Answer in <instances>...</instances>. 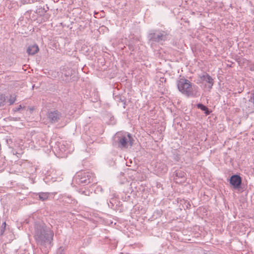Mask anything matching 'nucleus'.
I'll return each instance as SVG.
<instances>
[{
    "instance_id": "11",
    "label": "nucleus",
    "mask_w": 254,
    "mask_h": 254,
    "mask_svg": "<svg viewBox=\"0 0 254 254\" xmlns=\"http://www.w3.org/2000/svg\"><path fill=\"white\" fill-rule=\"evenodd\" d=\"M35 238L37 241H38L40 239V237L37 234L35 236Z\"/></svg>"
},
{
    "instance_id": "15",
    "label": "nucleus",
    "mask_w": 254,
    "mask_h": 254,
    "mask_svg": "<svg viewBox=\"0 0 254 254\" xmlns=\"http://www.w3.org/2000/svg\"><path fill=\"white\" fill-rule=\"evenodd\" d=\"M3 226H4V227H5V226H6V223H5V222H4V223H3Z\"/></svg>"
},
{
    "instance_id": "8",
    "label": "nucleus",
    "mask_w": 254,
    "mask_h": 254,
    "mask_svg": "<svg viewBox=\"0 0 254 254\" xmlns=\"http://www.w3.org/2000/svg\"><path fill=\"white\" fill-rule=\"evenodd\" d=\"M186 173L182 171H178L176 173V176L183 178L184 181H186Z\"/></svg>"
},
{
    "instance_id": "2",
    "label": "nucleus",
    "mask_w": 254,
    "mask_h": 254,
    "mask_svg": "<svg viewBox=\"0 0 254 254\" xmlns=\"http://www.w3.org/2000/svg\"><path fill=\"white\" fill-rule=\"evenodd\" d=\"M119 146L121 148H126L128 144L132 146L133 144V139L131 135L128 133L127 136H122L119 141Z\"/></svg>"
},
{
    "instance_id": "13",
    "label": "nucleus",
    "mask_w": 254,
    "mask_h": 254,
    "mask_svg": "<svg viewBox=\"0 0 254 254\" xmlns=\"http://www.w3.org/2000/svg\"><path fill=\"white\" fill-rule=\"evenodd\" d=\"M22 108L21 105H19V108H18L17 110H19L20 109Z\"/></svg>"
},
{
    "instance_id": "9",
    "label": "nucleus",
    "mask_w": 254,
    "mask_h": 254,
    "mask_svg": "<svg viewBox=\"0 0 254 254\" xmlns=\"http://www.w3.org/2000/svg\"><path fill=\"white\" fill-rule=\"evenodd\" d=\"M39 198L43 201L46 200L48 198V195L47 193H41L39 194Z\"/></svg>"
},
{
    "instance_id": "10",
    "label": "nucleus",
    "mask_w": 254,
    "mask_h": 254,
    "mask_svg": "<svg viewBox=\"0 0 254 254\" xmlns=\"http://www.w3.org/2000/svg\"><path fill=\"white\" fill-rule=\"evenodd\" d=\"M16 99V96L15 95H11L9 99V102L10 104H12L15 101Z\"/></svg>"
},
{
    "instance_id": "3",
    "label": "nucleus",
    "mask_w": 254,
    "mask_h": 254,
    "mask_svg": "<svg viewBox=\"0 0 254 254\" xmlns=\"http://www.w3.org/2000/svg\"><path fill=\"white\" fill-rule=\"evenodd\" d=\"M230 183L234 189H239L240 188L242 183V178L239 175H233L230 178Z\"/></svg>"
},
{
    "instance_id": "4",
    "label": "nucleus",
    "mask_w": 254,
    "mask_h": 254,
    "mask_svg": "<svg viewBox=\"0 0 254 254\" xmlns=\"http://www.w3.org/2000/svg\"><path fill=\"white\" fill-rule=\"evenodd\" d=\"M200 78L202 81H205L209 84V87L211 89L213 85V79L207 73H205L202 75L200 76Z\"/></svg>"
},
{
    "instance_id": "1",
    "label": "nucleus",
    "mask_w": 254,
    "mask_h": 254,
    "mask_svg": "<svg viewBox=\"0 0 254 254\" xmlns=\"http://www.w3.org/2000/svg\"><path fill=\"white\" fill-rule=\"evenodd\" d=\"M179 90L187 96L192 95V84L188 80L185 78L180 79L177 83Z\"/></svg>"
},
{
    "instance_id": "16",
    "label": "nucleus",
    "mask_w": 254,
    "mask_h": 254,
    "mask_svg": "<svg viewBox=\"0 0 254 254\" xmlns=\"http://www.w3.org/2000/svg\"><path fill=\"white\" fill-rule=\"evenodd\" d=\"M245 62H246V63H247V64L249 63V61H247V60H245Z\"/></svg>"
},
{
    "instance_id": "5",
    "label": "nucleus",
    "mask_w": 254,
    "mask_h": 254,
    "mask_svg": "<svg viewBox=\"0 0 254 254\" xmlns=\"http://www.w3.org/2000/svg\"><path fill=\"white\" fill-rule=\"evenodd\" d=\"M61 115L57 111L51 112L48 114V118L52 122H57L60 118Z\"/></svg>"
},
{
    "instance_id": "7",
    "label": "nucleus",
    "mask_w": 254,
    "mask_h": 254,
    "mask_svg": "<svg viewBox=\"0 0 254 254\" xmlns=\"http://www.w3.org/2000/svg\"><path fill=\"white\" fill-rule=\"evenodd\" d=\"M197 107L198 108L201 109V110L205 111V113L206 114V115H207L210 114V112L208 111V108L203 105L201 104H198L197 105Z\"/></svg>"
},
{
    "instance_id": "12",
    "label": "nucleus",
    "mask_w": 254,
    "mask_h": 254,
    "mask_svg": "<svg viewBox=\"0 0 254 254\" xmlns=\"http://www.w3.org/2000/svg\"><path fill=\"white\" fill-rule=\"evenodd\" d=\"M251 100L253 101V102L254 104V93L253 94L252 97L251 98Z\"/></svg>"
},
{
    "instance_id": "6",
    "label": "nucleus",
    "mask_w": 254,
    "mask_h": 254,
    "mask_svg": "<svg viewBox=\"0 0 254 254\" xmlns=\"http://www.w3.org/2000/svg\"><path fill=\"white\" fill-rule=\"evenodd\" d=\"M39 51V47L36 44L29 46L27 49V52L30 55H34L37 53Z\"/></svg>"
},
{
    "instance_id": "14",
    "label": "nucleus",
    "mask_w": 254,
    "mask_h": 254,
    "mask_svg": "<svg viewBox=\"0 0 254 254\" xmlns=\"http://www.w3.org/2000/svg\"><path fill=\"white\" fill-rule=\"evenodd\" d=\"M29 109H30V110L31 111H33L34 110V108H30Z\"/></svg>"
}]
</instances>
